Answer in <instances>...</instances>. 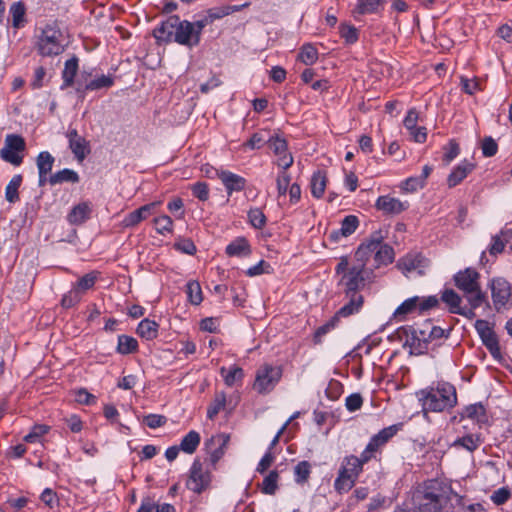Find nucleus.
<instances>
[{
  "label": "nucleus",
  "mask_w": 512,
  "mask_h": 512,
  "mask_svg": "<svg viewBox=\"0 0 512 512\" xmlns=\"http://www.w3.org/2000/svg\"><path fill=\"white\" fill-rule=\"evenodd\" d=\"M422 403V409L427 412H442L455 406L457 403L456 389L449 383H440L436 388L423 389L416 393Z\"/></svg>",
  "instance_id": "nucleus-1"
},
{
  "label": "nucleus",
  "mask_w": 512,
  "mask_h": 512,
  "mask_svg": "<svg viewBox=\"0 0 512 512\" xmlns=\"http://www.w3.org/2000/svg\"><path fill=\"white\" fill-rule=\"evenodd\" d=\"M480 274L473 268H466L454 275L455 286L461 290L464 297L473 307H480L487 301L486 294L479 283Z\"/></svg>",
  "instance_id": "nucleus-2"
},
{
  "label": "nucleus",
  "mask_w": 512,
  "mask_h": 512,
  "mask_svg": "<svg viewBox=\"0 0 512 512\" xmlns=\"http://www.w3.org/2000/svg\"><path fill=\"white\" fill-rule=\"evenodd\" d=\"M450 494H452V490L449 486L438 480H429L424 485L418 503V512H440L443 505L449 500Z\"/></svg>",
  "instance_id": "nucleus-3"
},
{
  "label": "nucleus",
  "mask_w": 512,
  "mask_h": 512,
  "mask_svg": "<svg viewBox=\"0 0 512 512\" xmlns=\"http://www.w3.org/2000/svg\"><path fill=\"white\" fill-rule=\"evenodd\" d=\"M36 47L44 57L61 54L65 49L63 33L56 25H46L38 37Z\"/></svg>",
  "instance_id": "nucleus-4"
},
{
  "label": "nucleus",
  "mask_w": 512,
  "mask_h": 512,
  "mask_svg": "<svg viewBox=\"0 0 512 512\" xmlns=\"http://www.w3.org/2000/svg\"><path fill=\"white\" fill-rule=\"evenodd\" d=\"M361 472V462L356 456H348L344 459L335 480L334 487L339 493L348 492L355 484Z\"/></svg>",
  "instance_id": "nucleus-5"
},
{
  "label": "nucleus",
  "mask_w": 512,
  "mask_h": 512,
  "mask_svg": "<svg viewBox=\"0 0 512 512\" xmlns=\"http://www.w3.org/2000/svg\"><path fill=\"white\" fill-rule=\"evenodd\" d=\"M281 376L280 367L265 364L257 370L253 388L260 394H267L274 389Z\"/></svg>",
  "instance_id": "nucleus-6"
},
{
  "label": "nucleus",
  "mask_w": 512,
  "mask_h": 512,
  "mask_svg": "<svg viewBox=\"0 0 512 512\" xmlns=\"http://www.w3.org/2000/svg\"><path fill=\"white\" fill-rule=\"evenodd\" d=\"M26 148L25 140L17 134H8L5 138L4 147L0 150L1 158L14 165L19 166L23 161V152Z\"/></svg>",
  "instance_id": "nucleus-7"
},
{
  "label": "nucleus",
  "mask_w": 512,
  "mask_h": 512,
  "mask_svg": "<svg viewBox=\"0 0 512 512\" xmlns=\"http://www.w3.org/2000/svg\"><path fill=\"white\" fill-rule=\"evenodd\" d=\"M491 297L493 306L497 312H502L510 308L512 289L507 280L498 277L490 281Z\"/></svg>",
  "instance_id": "nucleus-8"
},
{
  "label": "nucleus",
  "mask_w": 512,
  "mask_h": 512,
  "mask_svg": "<svg viewBox=\"0 0 512 512\" xmlns=\"http://www.w3.org/2000/svg\"><path fill=\"white\" fill-rule=\"evenodd\" d=\"M398 266L407 276L412 274L422 276L429 266V260L421 254H408L399 261Z\"/></svg>",
  "instance_id": "nucleus-9"
},
{
  "label": "nucleus",
  "mask_w": 512,
  "mask_h": 512,
  "mask_svg": "<svg viewBox=\"0 0 512 512\" xmlns=\"http://www.w3.org/2000/svg\"><path fill=\"white\" fill-rule=\"evenodd\" d=\"M210 483V474L204 471L202 464L195 460L190 469V476L187 480V487L195 493H201Z\"/></svg>",
  "instance_id": "nucleus-10"
},
{
  "label": "nucleus",
  "mask_w": 512,
  "mask_h": 512,
  "mask_svg": "<svg viewBox=\"0 0 512 512\" xmlns=\"http://www.w3.org/2000/svg\"><path fill=\"white\" fill-rule=\"evenodd\" d=\"M398 336L404 339V347H409L410 352L416 355L424 354L427 350L426 342L418 335L417 329L407 326L398 329Z\"/></svg>",
  "instance_id": "nucleus-11"
},
{
  "label": "nucleus",
  "mask_w": 512,
  "mask_h": 512,
  "mask_svg": "<svg viewBox=\"0 0 512 512\" xmlns=\"http://www.w3.org/2000/svg\"><path fill=\"white\" fill-rule=\"evenodd\" d=\"M339 284L345 287L346 295L358 293V291L365 285V279L363 277V270H361V267L352 266L349 268V270L342 276Z\"/></svg>",
  "instance_id": "nucleus-12"
},
{
  "label": "nucleus",
  "mask_w": 512,
  "mask_h": 512,
  "mask_svg": "<svg viewBox=\"0 0 512 512\" xmlns=\"http://www.w3.org/2000/svg\"><path fill=\"white\" fill-rule=\"evenodd\" d=\"M174 42L187 47H194L200 43V38L195 33L192 22L179 20Z\"/></svg>",
  "instance_id": "nucleus-13"
},
{
  "label": "nucleus",
  "mask_w": 512,
  "mask_h": 512,
  "mask_svg": "<svg viewBox=\"0 0 512 512\" xmlns=\"http://www.w3.org/2000/svg\"><path fill=\"white\" fill-rule=\"evenodd\" d=\"M179 20L180 18L176 15L170 16L153 30V36L158 42L175 41Z\"/></svg>",
  "instance_id": "nucleus-14"
},
{
  "label": "nucleus",
  "mask_w": 512,
  "mask_h": 512,
  "mask_svg": "<svg viewBox=\"0 0 512 512\" xmlns=\"http://www.w3.org/2000/svg\"><path fill=\"white\" fill-rule=\"evenodd\" d=\"M66 136L69 140V148L75 158L79 162H82L91 152L89 141L84 136L80 135L77 130H71Z\"/></svg>",
  "instance_id": "nucleus-15"
},
{
  "label": "nucleus",
  "mask_w": 512,
  "mask_h": 512,
  "mask_svg": "<svg viewBox=\"0 0 512 512\" xmlns=\"http://www.w3.org/2000/svg\"><path fill=\"white\" fill-rule=\"evenodd\" d=\"M475 329L487 349L493 355L499 353L498 340L489 323L486 320L479 319L475 322Z\"/></svg>",
  "instance_id": "nucleus-16"
},
{
  "label": "nucleus",
  "mask_w": 512,
  "mask_h": 512,
  "mask_svg": "<svg viewBox=\"0 0 512 512\" xmlns=\"http://www.w3.org/2000/svg\"><path fill=\"white\" fill-rule=\"evenodd\" d=\"M358 226L359 220L357 216L348 215L342 220L340 229L332 231L329 238L333 242H338L341 237H348L352 235Z\"/></svg>",
  "instance_id": "nucleus-17"
},
{
  "label": "nucleus",
  "mask_w": 512,
  "mask_h": 512,
  "mask_svg": "<svg viewBox=\"0 0 512 512\" xmlns=\"http://www.w3.org/2000/svg\"><path fill=\"white\" fill-rule=\"evenodd\" d=\"M228 441V435L220 434L212 437L205 443L212 463H216L224 455V449Z\"/></svg>",
  "instance_id": "nucleus-18"
},
{
  "label": "nucleus",
  "mask_w": 512,
  "mask_h": 512,
  "mask_svg": "<svg viewBox=\"0 0 512 512\" xmlns=\"http://www.w3.org/2000/svg\"><path fill=\"white\" fill-rule=\"evenodd\" d=\"M220 180L226 188L228 195H231L233 192L242 191L246 186L245 178L227 170L222 171Z\"/></svg>",
  "instance_id": "nucleus-19"
},
{
  "label": "nucleus",
  "mask_w": 512,
  "mask_h": 512,
  "mask_svg": "<svg viewBox=\"0 0 512 512\" xmlns=\"http://www.w3.org/2000/svg\"><path fill=\"white\" fill-rule=\"evenodd\" d=\"M377 209L385 214H399L407 208V203L390 196H380L376 201Z\"/></svg>",
  "instance_id": "nucleus-20"
},
{
  "label": "nucleus",
  "mask_w": 512,
  "mask_h": 512,
  "mask_svg": "<svg viewBox=\"0 0 512 512\" xmlns=\"http://www.w3.org/2000/svg\"><path fill=\"white\" fill-rule=\"evenodd\" d=\"M349 298L348 303L341 307L334 315L339 320L341 317H348L358 313L363 306V296L359 293L346 295Z\"/></svg>",
  "instance_id": "nucleus-21"
},
{
  "label": "nucleus",
  "mask_w": 512,
  "mask_h": 512,
  "mask_svg": "<svg viewBox=\"0 0 512 512\" xmlns=\"http://www.w3.org/2000/svg\"><path fill=\"white\" fill-rule=\"evenodd\" d=\"M474 169H475L474 163L469 162L468 160H463L449 174V176L447 178L448 186L454 187V186L458 185Z\"/></svg>",
  "instance_id": "nucleus-22"
},
{
  "label": "nucleus",
  "mask_w": 512,
  "mask_h": 512,
  "mask_svg": "<svg viewBox=\"0 0 512 512\" xmlns=\"http://www.w3.org/2000/svg\"><path fill=\"white\" fill-rule=\"evenodd\" d=\"M399 430V425H391L382 429L378 434L372 437L368 443L369 450H377L380 446L385 444L392 438Z\"/></svg>",
  "instance_id": "nucleus-23"
},
{
  "label": "nucleus",
  "mask_w": 512,
  "mask_h": 512,
  "mask_svg": "<svg viewBox=\"0 0 512 512\" xmlns=\"http://www.w3.org/2000/svg\"><path fill=\"white\" fill-rule=\"evenodd\" d=\"M79 59L73 55L70 59L65 62L64 69L62 71L63 84L62 88H67L73 85L74 78L79 68Z\"/></svg>",
  "instance_id": "nucleus-24"
},
{
  "label": "nucleus",
  "mask_w": 512,
  "mask_h": 512,
  "mask_svg": "<svg viewBox=\"0 0 512 512\" xmlns=\"http://www.w3.org/2000/svg\"><path fill=\"white\" fill-rule=\"evenodd\" d=\"M154 203H151V204H147V205H144V206H141L139 209H136L134 211H132L131 213H129L128 215H126L123 219V225L125 227H133L135 225H137L139 222H141L142 220L146 219L147 216L149 215L152 207H154Z\"/></svg>",
  "instance_id": "nucleus-25"
},
{
  "label": "nucleus",
  "mask_w": 512,
  "mask_h": 512,
  "mask_svg": "<svg viewBox=\"0 0 512 512\" xmlns=\"http://www.w3.org/2000/svg\"><path fill=\"white\" fill-rule=\"evenodd\" d=\"M481 438L478 434H467L463 437L457 438L451 447L463 448L469 452H473L481 445Z\"/></svg>",
  "instance_id": "nucleus-26"
},
{
  "label": "nucleus",
  "mask_w": 512,
  "mask_h": 512,
  "mask_svg": "<svg viewBox=\"0 0 512 512\" xmlns=\"http://www.w3.org/2000/svg\"><path fill=\"white\" fill-rule=\"evenodd\" d=\"M91 209L87 203H80L73 207L71 212L68 214V221L71 224H82L89 218Z\"/></svg>",
  "instance_id": "nucleus-27"
},
{
  "label": "nucleus",
  "mask_w": 512,
  "mask_h": 512,
  "mask_svg": "<svg viewBox=\"0 0 512 512\" xmlns=\"http://www.w3.org/2000/svg\"><path fill=\"white\" fill-rule=\"evenodd\" d=\"M158 327L159 325L155 321L143 319L137 327V333L146 340H152L158 335Z\"/></svg>",
  "instance_id": "nucleus-28"
},
{
  "label": "nucleus",
  "mask_w": 512,
  "mask_h": 512,
  "mask_svg": "<svg viewBox=\"0 0 512 512\" xmlns=\"http://www.w3.org/2000/svg\"><path fill=\"white\" fill-rule=\"evenodd\" d=\"M229 256L242 257L250 253V246L245 238H237L226 247Z\"/></svg>",
  "instance_id": "nucleus-29"
},
{
  "label": "nucleus",
  "mask_w": 512,
  "mask_h": 512,
  "mask_svg": "<svg viewBox=\"0 0 512 512\" xmlns=\"http://www.w3.org/2000/svg\"><path fill=\"white\" fill-rule=\"evenodd\" d=\"M79 176L74 170L65 168L60 170L49 177V183L51 185L61 184L64 182L77 183Z\"/></svg>",
  "instance_id": "nucleus-30"
},
{
  "label": "nucleus",
  "mask_w": 512,
  "mask_h": 512,
  "mask_svg": "<svg viewBox=\"0 0 512 512\" xmlns=\"http://www.w3.org/2000/svg\"><path fill=\"white\" fill-rule=\"evenodd\" d=\"M199 443H200L199 433L192 430L183 437V439L181 440V443L179 445V448L185 453L192 454L196 451Z\"/></svg>",
  "instance_id": "nucleus-31"
},
{
  "label": "nucleus",
  "mask_w": 512,
  "mask_h": 512,
  "mask_svg": "<svg viewBox=\"0 0 512 512\" xmlns=\"http://www.w3.org/2000/svg\"><path fill=\"white\" fill-rule=\"evenodd\" d=\"M419 297L414 296L406 299L401 305L394 311V318L403 320L406 315L413 312L418 307Z\"/></svg>",
  "instance_id": "nucleus-32"
},
{
  "label": "nucleus",
  "mask_w": 512,
  "mask_h": 512,
  "mask_svg": "<svg viewBox=\"0 0 512 512\" xmlns=\"http://www.w3.org/2000/svg\"><path fill=\"white\" fill-rule=\"evenodd\" d=\"M220 374L223 376L227 386H233L244 377L243 369L238 366H232L229 370L225 367H221Z\"/></svg>",
  "instance_id": "nucleus-33"
},
{
  "label": "nucleus",
  "mask_w": 512,
  "mask_h": 512,
  "mask_svg": "<svg viewBox=\"0 0 512 512\" xmlns=\"http://www.w3.org/2000/svg\"><path fill=\"white\" fill-rule=\"evenodd\" d=\"M311 193L315 198L322 197L326 187V176L322 171H317L311 178Z\"/></svg>",
  "instance_id": "nucleus-34"
},
{
  "label": "nucleus",
  "mask_w": 512,
  "mask_h": 512,
  "mask_svg": "<svg viewBox=\"0 0 512 512\" xmlns=\"http://www.w3.org/2000/svg\"><path fill=\"white\" fill-rule=\"evenodd\" d=\"M22 183L20 174L14 175L5 189V198L10 203H15L19 199L18 188Z\"/></svg>",
  "instance_id": "nucleus-35"
},
{
  "label": "nucleus",
  "mask_w": 512,
  "mask_h": 512,
  "mask_svg": "<svg viewBox=\"0 0 512 512\" xmlns=\"http://www.w3.org/2000/svg\"><path fill=\"white\" fill-rule=\"evenodd\" d=\"M26 8L23 2H15L10 7V14L12 16V25L15 28L23 26L25 21Z\"/></svg>",
  "instance_id": "nucleus-36"
},
{
  "label": "nucleus",
  "mask_w": 512,
  "mask_h": 512,
  "mask_svg": "<svg viewBox=\"0 0 512 512\" xmlns=\"http://www.w3.org/2000/svg\"><path fill=\"white\" fill-rule=\"evenodd\" d=\"M374 258L378 265H387L393 261L394 251L391 246L380 243Z\"/></svg>",
  "instance_id": "nucleus-37"
},
{
  "label": "nucleus",
  "mask_w": 512,
  "mask_h": 512,
  "mask_svg": "<svg viewBox=\"0 0 512 512\" xmlns=\"http://www.w3.org/2000/svg\"><path fill=\"white\" fill-rule=\"evenodd\" d=\"M54 157L48 151H42L36 158L38 172L50 173L54 164Z\"/></svg>",
  "instance_id": "nucleus-38"
},
{
  "label": "nucleus",
  "mask_w": 512,
  "mask_h": 512,
  "mask_svg": "<svg viewBox=\"0 0 512 512\" xmlns=\"http://www.w3.org/2000/svg\"><path fill=\"white\" fill-rule=\"evenodd\" d=\"M441 299L448 305L449 311L453 314L455 310L460 308L462 302V298L452 289H446L442 293Z\"/></svg>",
  "instance_id": "nucleus-39"
},
{
  "label": "nucleus",
  "mask_w": 512,
  "mask_h": 512,
  "mask_svg": "<svg viewBox=\"0 0 512 512\" xmlns=\"http://www.w3.org/2000/svg\"><path fill=\"white\" fill-rule=\"evenodd\" d=\"M138 346L137 340L127 335L118 337L117 351L120 354H129L136 351Z\"/></svg>",
  "instance_id": "nucleus-40"
},
{
  "label": "nucleus",
  "mask_w": 512,
  "mask_h": 512,
  "mask_svg": "<svg viewBox=\"0 0 512 512\" xmlns=\"http://www.w3.org/2000/svg\"><path fill=\"white\" fill-rule=\"evenodd\" d=\"M114 79L110 75H102L94 80L89 81L85 84L84 90H99L102 88H109L113 85Z\"/></svg>",
  "instance_id": "nucleus-41"
},
{
  "label": "nucleus",
  "mask_w": 512,
  "mask_h": 512,
  "mask_svg": "<svg viewBox=\"0 0 512 512\" xmlns=\"http://www.w3.org/2000/svg\"><path fill=\"white\" fill-rule=\"evenodd\" d=\"M384 240V235L381 230L374 231L366 242L362 243L361 246L366 247V251L372 255L376 254V251L380 247V243Z\"/></svg>",
  "instance_id": "nucleus-42"
},
{
  "label": "nucleus",
  "mask_w": 512,
  "mask_h": 512,
  "mask_svg": "<svg viewBox=\"0 0 512 512\" xmlns=\"http://www.w3.org/2000/svg\"><path fill=\"white\" fill-rule=\"evenodd\" d=\"M97 280V275L95 272L88 273L81 277L74 285L73 288L76 289L79 293L83 294L87 290L91 289Z\"/></svg>",
  "instance_id": "nucleus-43"
},
{
  "label": "nucleus",
  "mask_w": 512,
  "mask_h": 512,
  "mask_svg": "<svg viewBox=\"0 0 512 512\" xmlns=\"http://www.w3.org/2000/svg\"><path fill=\"white\" fill-rule=\"evenodd\" d=\"M468 418L476 420L479 423L486 421L485 408L481 403L471 404L465 409Z\"/></svg>",
  "instance_id": "nucleus-44"
},
{
  "label": "nucleus",
  "mask_w": 512,
  "mask_h": 512,
  "mask_svg": "<svg viewBox=\"0 0 512 512\" xmlns=\"http://www.w3.org/2000/svg\"><path fill=\"white\" fill-rule=\"evenodd\" d=\"M226 395L223 392L217 393L213 402L207 409V417L214 419V417L225 407Z\"/></svg>",
  "instance_id": "nucleus-45"
},
{
  "label": "nucleus",
  "mask_w": 512,
  "mask_h": 512,
  "mask_svg": "<svg viewBox=\"0 0 512 512\" xmlns=\"http://www.w3.org/2000/svg\"><path fill=\"white\" fill-rule=\"evenodd\" d=\"M267 144L275 155H282V153L288 151V144L286 139L278 134L271 136L267 140Z\"/></svg>",
  "instance_id": "nucleus-46"
},
{
  "label": "nucleus",
  "mask_w": 512,
  "mask_h": 512,
  "mask_svg": "<svg viewBox=\"0 0 512 512\" xmlns=\"http://www.w3.org/2000/svg\"><path fill=\"white\" fill-rule=\"evenodd\" d=\"M239 10V7L238 6H223V7H216V8H212V9H209L207 11V17L208 19H210V22L211 24L213 23L214 20L216 19H221L223 18L224 16H227L229 15L230 13L232 12H236Z\"/></svg>",
  "instance_id": "nucleus-47"
},
{
  "label": "nucleus",
  "mask_w": 512,
  "mask_h": 512,
  "mask_svg": "<svg viewBox=\"0 0 512 512\" xmlns=\"http://www.w3.org/2000/svg\"><path fill=\"white\" fill-rule=\"evenodd\" d=\"M318 54L315 47L310 44H305L301 48L298 59L305 65H312L317 60Z\"/></svg>",
  "instance_id": "nucleus-48"
},
{
  "label": "nucleus",
  "mask_w": 512,
  "mask_h": 512,
  "mask_svg": "<svg viewBox=\"0 0 512 512\" xmlns=\"http://www.w3.org/2000/svg\"><path fill=\"white\" fill-rule=\"evenodd\" d=\"M186 288L189 301L194 305H199L202 302L200 284L197 281H190L187 283Z\"/></svg>",
  "instance_id": "nucleus-49"
},
{
  "label": "nucleus",
  "mask_w": 512,
  "mask_h": 512,
  "mask_svg": "<svg viewBox=\"0 0 512 512\" xmlns=\"http://www.w3.org/2000/svg\"><path fill=\"white\" fill-rule=\"evenodd\" d=\"M383 2L384 0H359L356 12L359 14L374 13Z\"/></svg>",
  "instance_id": "nucleus-50"
},
{
  "label": "nucleus",
  "mask_w": 512,
  "mask_h": 512,
  "mask_svg": "<svg viewBox=\"0 0 512 512\" xmlns=\"http://www.w3.org/2000/svg\"><path fill=\"white\" fill-rule=\"evenodd\" d=\"M337 317L333 316L328 322L318 327V329L314 333V343L319 344L322 341L323 336H325L328 332L333 330L338 323Z\"/></svg>",
  "instance_id": "nucleus-51"
},
{
  "label": "nucleus",
  "mask_w": 512,
  "mask_h": 512,
  "mask_svg": "<svg viewBox=\"0 0 512 512\" xmlns=\"http://www.w3.org/2000/svg\"><path fill=\"white\" fill-rule=\"evenodd\" d=\"M443 149V162L446 165L450 164V162L453 161L460 153L459 144L454 139L450 140L449 143L446 146H444Z\"/></svg>",
  "instance_id": "nucleus-52"
},
{
  "label": "nucleus",
  "mask_w": 512,
  "mask_h": 512,
  "mask_svg": "<svg viewBox=\"0 0 512 512\" xmlns=\"http://www.w3.org/2000/svg\"><path fill=\"white\" fill-rule=\"evenodd\" d=\"M290 181H291V178H290V175L289 173H287V171H280L278 173V176L276 178V185H277V191H278V196H285L287 191L289 190L290 188Z\"/></svg>",
  "instance_id": "nucleus-53"
},
{
  "label": "nucleus",
  "mask_w": 512,
  "mask_h": 512,
  "mask_svg": "<svg viewBox=\"0 0 512 512\" xmlns=\"http://www.w3.org/2000/svg\"><path fill=\"white\" fill-rule=\"evenodd\" d=\"M310 464L307 461L299 462L294 469L295 472V481L297 483H304L307 481L310 475Z\"/></svg>",
  "instance_id": "nucleus-54"
},
{
  "label": "nucleus",
  "mask_w": 512,
  "mask_h": 512,
  "mask_svg": "<svg viewBox=\"0 0 512 512\" xmlns=\"http://www.w3.org/2000/svg\"><path fill=\"white\" fill-rule=\"evenodd\" d=\"M278 473L271 471L263 480L262 491L265 494L273 495L277 490Z\"/></svg>",
  "instance_id": "nucleus-55"
},
{
  "label": "nucleus",
  "mask_w": 512,
  "mask_h": 512,
  "mask_svg": "<svg viewBox=\"0 0 512 512\" xmlns=\"http://www.w3.org/2000/svg\"><path fill=\"white\" fill-rule=\"evenodd\" d=\"M81 293L72 287L70 291L65 293L61 299V306L65 309L75 306L81 300Z\"/></svg>",
  "instance_id": "nucleus-56"
},
{
  "label": "nucleus",
  "mask_w": 512,
  "mask_h": 512,
  "mask_svg": "<svg viewBox=\"0 0 512 512\" xmlns=\"http://www.w3.org/2000/svg\"><path fill=\"white\" fill-rule=\"evenodd\" d=\"M155 227L158 233L164 235L166 233H170L172 231L173 221L167 215H162L154 220Z\"/></svg>",
  "instance_id": "nucleus-57"
},
{
  "label": "nucleus",
  "mask_w": 512,
  "mask_h": 512,
  "mask_svg": "<svg viewBox=\"0 0 512 512\" xmlns=\"http://www.w3.org/2000/svg\"><path fill=\"white\" fill-rule=\"evenodd\" d=\"M481 150L484 157H492L497 153L498 145L492 137L486 136L481 142Z\"/></svg>",
  "instance_id": "nucleus-58"
},
{
  "label": "nucleus",
  "mask_w": 512,
  "mask_h": 512,
  "mask_svg": "<svg viewBox=\"0 0 512 512\" xmlns=\"http://www.w3.org/2000/svg\"><path fill=\"white\" fill-rule=\"evenodd\" d=\"M248 217L252 226L257 229H261L265 225L266 217L259 208L251 209Z\"/></svg>",
  "instance_id": "nucleus-59"
},
{
  "label": "nucleus",
  "mask_w": 512,
  "mask_h": 512,
  "mask_svg": "<svg viewBox=\"0 0 512 512\" xmlns=\"http://www.w3.org/2000/svg\"><path fill=\"white\" fill-rule=\"evenodd\" d=\"M48 431V426L46 425H36L33 429L24 437V440L28 443H36L40 440V438L46 434Z\"/></svg>",
  "instance_id": "nucleus-60"
},
{
  "label": "nucleus",
  "mask_w": 512,
  "mask_h": 512,
  "mask_svg": "<svg viewBox=\"0 0 512 512\" xmlns=\"http://www.w3.org/2000/svg\"><path fill=\"white\" fill-rule=\"evenodd\" d=\"M511 497V491L507 487H501L497 490H495L492 495L490 496V499L492 502L496 505H502L504 504L509 498Z\"/></svg>",
  "instance_id": "nucleus-61"
},
{
  "label": "nucleus",
  "mask_w": 512,
  "mask_h": 512,
  "mask_svg": "<svg viewBox=\"0 0 512 512\" xmlns=\"http://www.w3.org/2000/svg\"><path fill=\"white\" fill-rule=\"evenodd\" d=\"M193 195L200 201H206L209 198V188L205 182H197L192 186Z\"/></svg>",
  "instance_id": "nucleus-62"
},
{
  "label": "nucleus",
  "mask_w": 512,
  "mask_h": 512,
  "mask_svg": "<svg viewBox=\"0 0 512 512\" xmlns=\"http://www.w3.org/2000/svg\"><path fill=\"white\" fill-rule=\"evenodd\" d=\"M144 422L149 428L156 429L163 426L167 422V418L163 415L148 414L144 417Z\"/></svg>",
  "instance_id": "nucleus-63"
},
{
  "label": "nucleus",
  "mask_w": 512,
  "mask_h": 512,
  "mask_svg": "<svg viewBox=\"0 0 512 512\" xmlns=\"http://www.w3.org/2000/svg\"><path fill=\"white\" fill-rule=\"evenodd\" d=\"M340 34L347 43H354L358 39L357 29L350 25L342 24L340 27Z\"/></svg>",
  "instance_id": "nucleus-64"
}]
</instances>
